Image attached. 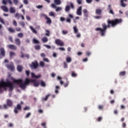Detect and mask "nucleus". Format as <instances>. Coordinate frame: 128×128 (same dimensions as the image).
Instances as JSON below:
<instances>
[{"label": "nucleus", "instance_id": "f257e3e1", "mask_svg": "<svg viewBox=\"0 0 128 128\" xmlns=\"http://www.w3.org/2000/svg\"><path fill=\"white\" fill-rule=\"evenodd\" d=\"M108 25L106 24V23L102 24V28H96L95 30L96 32H100V34L102 36H106V30L108 29V28H110L112 26V28H114L116 26H118V24H122V18H116L113 20H108L107 21Z\"/></svg>", "mask_w": 128, "mask_h": 128}, {"label": "nucleus", "instance_id": "f03ea898", "mask_svg": "<svg viewBox=\"0 0 128 128\" xmlns=\"http://www.w3.org/2000/svg\"><path fill=\"white\" fill-rule=\"evenodd\" d=\"M13 82L15 84H18L20 88H22V90H26V86H28L30 84V79L28 78H26L24 83L22 84L23 80L22 79H13L12 80Z\"/></svg>", "mask_w": 128, "mask_h": 128}, {"label": "nucleus", "instance_id": "7ed1b4c3", "mask_svg": "<svg viewBox=\"0 0 128 128\" xmlns=\"http://www.w3.org/2000/svg\"><path fill=\"white\" fill-rule=\"evenodd\" d=\"M9 88L10 90H14V84L10 80L6 82L2 80L0 82V88Z\"/></svg>", "mask_w": 128, "mask_h": 128}, {"label": "nucleus", "instance_id": "20e7f679", "mask_svg": "<svg viewBox=\"0 0 128 128\" xmlns=\"http://www.w3.org/2000/svg\"><path fill=\"white\" fill-rule=\"evenodd\" d=\"M6 104H4L3 106H4V110H8L9 108H10L12 106V105L14 104L12 103V101L10 99H8L6 101Z\"/></svg>", "mask_w": 128, "mask_h": 128}, {"label": "nucleus", "instance_id": "39448f33", "mask_svg": "<svg viewBox=\"0 0 128 128\" xmlns=\"http://www.w3.org/2000/svg\"><path fill=\"white\" fill-rule=\"evenodd\" d=\"M30 68L32 70H36L38 68V61L35 60L32 62V64H30Z\"/></svg>", "mask_w": 128, "mask_h": 128}, {"label": "nucleus", "instance_id": "423d86ee", "mask_svg": "<svg viewBox=\"0 0 128 128\" xmlns=\"http://www.w3.org/2000/svg\"><path fill=\"white\" fill-rule=\"evenodd\" d=\"M22 110V106L20 104H17L16 106L14 108V112L15 114H18L19 112Z\"/></svg>", "mask_w": 128, "mask_h": 128}, {"label": "nucleus", "instance_id": "0eeeda50", "mask_svg": "<svg viewBox=\"0 0 128 128\" xmlns=\"http://www.w3.org/2000/svg\"><path fill=\"white\" fill-rule=\"evenodd\" d=\"M6 66L7 68H8V70H10L12 72V70H15L14 66V62H11L10 64H6Z\"/></svg>", "mask_w": 128, "mask_h": 128}, {"label": "nucleus", "instance_id": "6e6552de", "mask_svg": "<svg viewBox=\"0 0 128 128\" xmlns=\"http://www.w3.org/2000/svg\"><path fill=\"white\" fill-rule=\"evenodd\" d=\"M42 16L45 20H46V24H52V19L50 18V17H48L46 14H43Z\"/></svg>", "mask_w": 128, "mask_h": 128}, {"label": "nucleus", "instance_id": "1a4fd4ad", "mask_svg": "<svg viewBox=\"0 0 128 128\" xmlns=\"http://www.w3.org/2000/svg\"><path fill=\"white\" fill-rule=\"evenodd\" d=\"M55 44L57 46H64V42L60 39L56 40Z\"/></svg>", "mask_w": 128, "mask_h": 128}, {"label": "nucleus", "instance_id": "9d476101", "mask_svg": "<svg viewBox=\"0 0 128 128\" xmlns=\"http://www.w3.org/2000/svg\"><path fill=\"white\" fill-rule=\"evenodd\" d=\"M73 30L74 32V34H76V38H80V33L78 32V28L76 26H74Z\"/></svg>", "mask_w": 128, "mask_h": 128}, {"label": "nucleus", "instance_id": "9b49d317", "mask_svg": "<svg viewBox=\"0 0 128 128\" xmlns=\"http://www.w3.org/2000/svg\"><path fill=\"white\" fill-rule=\"evenodd\" d=\"M29 82V84H30V82H33V86H34L35 87H38V86H40V83L36 81V80H30Z\"/></svg>", "mask_w": 128, "mask_h": 128}, {"label": "nucleus", "instance_id": "f8f14e48", "mask_svg": "<svg viewBox=\"0 0 128 128\" xmlns=\"http://www.w3.org/2000/svg\"><path fill=\"white\" fill-rule=\"evenodd\" d=\"M71 18H74V15L72 14H69L68 15V18L66 19V22H68V24H70L72 22Z\"/></svg>", "mask_w": 128, "mask_h": 128}, {"label": "nucleus", "instance_id": "ddd939ff", "mask_svg": "<svg viewBox=\"0 0 128 128\" xmlns=\"http://www.w3.org/2000/svg\"><path fill=\"white\" fill-rule=\"evenodd\" d=\"M8 48L10 50H16L17 47L14 44H9L7 46Z\"/></svg>", "mask_w": 128, "mask_h": 128}, {"label": "nucleus", "instance_id": "4468645a", "mask_svg": "<svg viewBox=\"0 0 128 128\" xmlns=\"http://www.w3.org/2000/svg\"><path fill=\"white\" fill-rule=\"evenodd\" d=\"M82 6H80L77 10L76 14L78 16H82Z\"/></svg>", "mask_w": 128, "mask_h": 128}, {"label": "nucleus", "instance_id": "2eb2a0df", "mask_svg": "<svg viewBox=\"0 0 128 128\" xmlns=\"http://www.w3.org/2000/svg\"><path fill=\"white\" fill-rule=\"evenodd\" d=\"M14 42L16 46H20V44H22V42H20V40L18 38H16L14 40Z\"/></svg>", "mask_w": 128, "mask_h": 128}, {"label": "nucleus", "instance_id": "dca6fc26", "mask_svg": "<svg viewBox=\"0 0 128 128\" xmlns=\"http://www.w3.org/2000/svg\"><path fill=\"white\" fill-rule=\"evenodd\" d=\"M31 76L32 78H40V76H42V75L38 74V75L36 76V74H34V73L32 72Z\"/></svg>", "mask_w": 128, "mask_h": 128}, {"label": "nucleus", "instance_id": "f3484780", "mask_svg": "<svg viewBox=\"0 0 128 128\" xmlns=\"http://www.w3.org/2000/svg\"><path fill=\"white\" fill-rule=\"evenodd\" d=\"M0 54L2 56H6V51L4 48H0Z\"/></svg>", "mask_w": 128, "mask_h": 128}, {"label": "nucleus", "instance_id": "a211bd4d", "mask_svg": "<svg viewBox=\"0 0 128 128\" xmlns=\"http://www.w3.org/2000/svg\"><path fill=\"white\" fill-rule=\"evenodd\" d=\"M102 10L100 9H96V14L97 16H102Z\"/></svg>", "mask_w": 128, "mask_h": 128}, {"label": "nucleus", "instance_id": "6ab92c4d", "mask_svg": "<svg viewBox=\"0 0 128 128\" xmlns=\"http://www.w3.org/2000/svg\"><path fill=\"white\" fill-rule=\"evenodd\" d=\"M108 10H109V14H114V10H112V5L110 4L108 6Z\"/></svg>", "mask_w": 128, "mask_h": 128}, {"label": "nucleus", "instance_id": "aec40b11", "mask_svg": "<svg viewBox=\"0 0 128 128\" xmlns=\"http://www.w3.org/2000/svg\"><path fill=\"white\" fill-rule=\"evenodd\" d=\"M83 14L85 18H88V10L84 9L83 10Z\"/></svg>", "mask_w": 128, "mask_h": 128}, {"label": "nucleus", "instance_id": "412c9836", "mask_svg": "<svg viewBox=\"0 0 128 128\" xmlns=\"http://www.w3.org/2000/svg\"><path fill=\"white\" fill-rule=\"evenodd\" d=\"M8 32H10L11 34H14V32H16V30L12 27L8 28Z\"/></svg>", "mask_w": 128, "mask_h": 128}, {"label": "nucleus", "instance_id": "4be33fe9", "mask_svg": "<svg viewBox=\"0 0 128 128\" xmlns=\"http://www.w3.org/2000/svg\"><path fill=\"white\" fill-rule=\"evenodd\" d=\"M23 68L24 67H22V65H18L17 66V70L19 72H22Z\"/></svg>", "mask_w": 128, "mask_h": 128}, {"label": "nucleus", "instance_id": "5701e85b", "mask_svg": "<svg viewBox=\"0 0 128 128\" xmlns=\"http://www.w3.org/2000/svg\"><path fill=\"white\" fill-rule=\"evenodd\" d=\"M124 2H126V0H121L120 1V5L123 8H126V4H124Z\"/></svg>", "mask_w": 128, "mask_h": 128}, {"label": "nucleus", "instance_id": "b1692460", "mask_svg": "<svg viewBox=\"0 0 128 128\" xmlns=\"http://www.w3.org/2000/svg\"><path fill=\"white\" fill-rule=\"evenodd\" d=\"M1 8L2 10L6 12H8V9L6 6H2Z\"/></svg>", "mask_w": 128, "mask_h": 128}, {"label": "nucleus", "instance_id": "393cba45", "mask_svg": "<svg viewBox=\"0 0 128 128\" xmlns=\"http://www.w3.org/2000/svg\"><path fill=\"white\" fill-rule=\"evenodd\" d=\"M10 14H15L16 13V9L14 8L10 7Z\"/></svg>", "mask_w": 128, "mask_h": 128}, {"label": "nucleus", "instance_id": "a878e982", "mask_svg": "<svg viewBox=\"0 0 128 128\" xmlns=\"http://www.w3.org/2000/svg\"><path fill=\"white\" fill-rule=\"evenodd\" d=\"M42 42L44 43L48 42V39L46 37H44L42 38Z\"/></svg>", "mask_w": 128, "mask_h": 128}, {"label": "nucleus", "instance_id": "bb28decb", "mask_svg": "<svg viewBox=\"0 0 128 128\" xmlns=\"http://www.w3.org/2000/svg\"><path fill=\"white\" fill-rule=\"evenodd\" d=\"M54 2L55 4H56L57 6H60V4H62V2H60V0H54Z\"/></svg>", "mask_w": 128, "mask_h": 128}, {"label": "nucleus", "instance_id": "cd10ccee", "mask_svg": "<svg viewBox=\"0 0 128 128\" xmlns=\"http://www.w3.org/2000/svg\"><path fill=\"white\" fill-rule=\"evenodd\" d=\"M30 28L32 32H33V34H38V32L32 26H30Z\"/></svg>", "mask_w": 128, "mask_h": 128}, {"label": "nucleus", "instance_id": "c85d7f7f", "mask_svg": "<svg viewBox=\"0 0 128 128\" xmlns=\"http://www.w3.org/2000/svg\"><path fill=\"white\" fill-rule=\"evenodd\" d=\"M71 76L72 78H76L78 74H76L75 72L72 71L71 73Z\"/></svg>", "mask_w": 128, "mask_h": 128}, {"label": "nucleus", "instance_id": "c756f323", "mask_svg": "<svg viewBox=\"0 0 128 128\" xmlns=\"http://www.w3.org/2000/svg\"><path fill=\"white\" fill-rule=\"evenodd\" d=\"M17 36L20 38H24V34L22 32L18 33Z\"/></svg>", "mask_w": 128, "mask_h": 128}, {"label": "nucleus", "instance_id": "7c9ffc66", "mask_svg": "<svg viewBox=\"0 0 128 128\" xmlns=\"http://www.w3.org/2000/svg\"><path fill=\"white\" fill-rule=\"evenodd\" d=\"M22 16V14H18V13H16L14 14V17L17 18L18 20H20V16Z\"/></svg>", "mask_w": 128, "mask_h": 128}, {"label": "nucleus", "instance_id": "2f4dec72", "mask_svg": "<svg viewBox=\"0 0 128 128\" xmlns=\"http://www.w3.org/2000/svg\"><path fill=\"white\" fill-rule=\"evenodd\" d=\"M70 7L68 6H66L65 8V12H70Z\"/></svg>", "mask_w": 128, "mask_h": 128}, {"label": "nucleus", "instance_id": "473e14b6", "mask_svg": "<svg viewBox=\"0 0 128 128\" xmlns=\"http://www.w3.org/2000/svg\"><path fill=\"white\" fill-rule=\"evenodd\" d=\"M126 71H122L120 72L119 74L120 76H124L126 75Z\"/></svg>", "mask_w": 128, "mask_h": 128}, {"label": "nucleus", "instance_id": "72a5a7b5", "mask_svg": "<svg viewBox=\"0 0 128 128\" xmlns=\"http://www.w3.org/2000/svg\"><path fill=\"white\" fill-rule=\"evenodd\" d=\"M66 62H68V63L71 62H72V58H70V57H67L66 58Z\"/></svg>", "mask_w": 128, "mask_h": 128}, {"label": "nucleus", "instance_id": "f704fd0d", "mask_svg": "<svg viewBox=\"0 0 128 128\" xmlns=\"http://www.w3.org/2000/svg\"><path fill=\"white\" fill-rule=\"evenodd\" d=\"M34 48L36 50H40V45L35 46Z\"/></svg>", "mask_w": 128, "mask_h": 128}, {"label": "nucleus", "instance_id": "c9c22d12", "mask_svg": "<svg viewBox=\"0 0 128 128\" xmlns=\"http://www.w3.org/2000/svg\"><path fill=\"white\" fill-rule=\"evenodd\" d=\"M40 84L41 86H43V88H44V86H46V82L44 81H41L40 82Z\"/></svg>", "mask_w": 128, "mask_h": 128}, {"label": "nucleus", "instance_id": "e433bc0d", "mask_svg": "<svg viewBox=\"0 0 128 128\" xmlns=\"http://www.w3.org/2000/svg\"><path fill=\"white\" fill-rule=\"evenodd\" d=\"M19 24L20 26H22V28H24V26H26L24 22L22 21L19 22Z\"/></svg>", "mask_w": 128, "mask_h": 128}, {"label": "nucleus", "instance_id": "4c0bfd02", "mask_svg": "<svg viewBox=\"0 0 128 128\" xmlns=\"http://www.w3.org/2000/svg\"><path fill=\"white\" fill-rule=\"evenodd\" d=\"M49 16H53V18H54L56 16H54V12H49Z\"/></svg>", "mask_w": 128, "mask_h": 128}, {"label": "nucleus", "instance_id": "58836bf2", "mask_svg": "<svg viewBox=\"0 0 128 128\" xmlns=\"http://www.w3.org/2000/svg\"><path fill=\"white\" fill-rule=\"evenodd\" d=\"M10 58H12V56H16V53H14L13 52H10Z\"/></svg>", "mask_w": 128, "mask_h": 128}, {"label": "nucleus", "instance_id": "ea45409f", "mask_svg": "<svg viewBox=\"0 0 128 128\" xmlns=\"http://www.w3.org/2000/svg\"><path fill=\"white\" fill-rule=\"evenodd\" d=\"M46 34H45V36H50V30H46Z\"/></svg>", "mask_w": 128, "mask_h": 128}, {"label": "nucleus", "instance_id": "a19ab883", "mask_svg": "<svg viewBox=\"0 0 128 128\" xmlns=\"http://www.w3.org/2000/svg\"><path fill=\"white\" fill-rule=\"evenodd\" d=\"M62 8L61 7H56V12H60Z\"/></svg>", "mask_w": 128, "mask_h": 128}, {"label": "nucleus", "instance_id": "79ce46f5", "mask_svg": "<svg viewBox=\"0 0 128 128\" xmlns=\"http://www.w3.org/2000/svg\"><path fill=\"white\" fill-rule=\"evenodd\" d=\"M64 64V68H68V63H66V62H64L63 63Z\"/></svg>", "mask_w": 128, "mask_h": 128}, {"label": "nucleus", "instance_id": "37998d69", "mask_svg": "<svg viewBox=\"0 0 128 128\" xmlns=\"http://www.w3.org/2000/svg\"><path fill=\"white\" fill-rule=\"evenodd\" d=\"M30 116H32V113L30 112H28V113L26 116V118H30Z\"/></svg>", "mask_w": 128, "mask_h": 128}, {"label": "nucleus", "instance_id": "c03bdc74", "mask_svg": "<svg viewBox=\"0 0 128 128\" xmlns=\"http://www.w3.org/2000/svg\"><path fill=\"white\" fill-rule=\"evenodd\" d=\"M50 97V94L46 95V98H42V100H48V98Z\"/></svg>", "mask_w": 128, "mask_h": 128}, {"label": "nucleus", "instance_id": "a18cd8bd", "mask_svg": "<svg viewBox=\"0 0 128 128\" xmlns=\"http://www.w3.org/2000/svg\"><path fill=\"white\" fill-rule=\"evenodd\" d=\"M33 42L34 44H40V41L36 39H34Z\"/></svg>", "mask_w": 128, "mask_h": 128}, {"label": "nucleus", "instance_id": "49530a36", "mask_svg": "<svg viewBox=\"0 0 128 128\" xmlns=\"http://www.w3.org/2000/svg\"><path fill=\"white\" fill-rule=\"evenodd\" d=\"M13 25L14 26H18V22H16V20H13Z\"/></svg>", "mask_w": 128, "mask_h": 128}, {"label": "nucleus", "instance_id": "de8ad7c7", "mask_svg": "<svg viewBox=\"0 0 128 128\" xmlns=\"http://www.w3.org/2000/svg\"><path fill=\"white\" fill-rule=\"evenodd\" d=\"M40 66H42V68H44V62L42 61L40 62Z\"/></svg>", "mask_w": 128, "mask_h": 128}, {"label": "nucleus", "instance_id": "09e8293b", "mask_svg": "<svg viewBox=\"0 0 128 128\" xmlns=\"http://www.w3.org/2000/svg\"><path fill=\"white\" fill-rule=\"evenodd\" d=\"M0 22H1V24H5L4 20V19H2V17H0Z\"/></svg>", "mask_w": 128, "mask_h": 128}, {"label": "nucleus", "instance_id": "8fccbe9b", "mask_svg": "<svg viewBox=\"0 0 128 128\" xmlns=\"http://www.w3.org/2000/svg\"><path fill=\"white\" fill-rule=\"evenodd\" d=\"M98 110H102L104 109V106L103 105H99L98 106Z\"/></svg>", "mask_w": 128, "mask_h": 128}, {"label": "nucleus", "instance_id": "3c124183", "mask_svg": "<svg viewBox=\"0 0 128 128\" xmlns=\"http://www.w3.org/2000/svg\"><path fill=\"white\" fill-rule=\"evenodd\" d=\"M26 74L27 76H30V71L26 70L25 71Z\"/></svg>", "mask_w": 128, "mask_h": 128}, {"label": "nucleus", "instance_id": "603ef678", "mask_svg": "<svg viewBox=\"0 0 128 128\" xmlns=\"http://www.w3.org/2000/svg\"><path fill=\"white\" fill-rule=\"evenodd\" d=\"M58 50H61V52H64V50H66V49L64 48H62V47L59 48Z\"/></svg>", "mask_w": 128, "mask_h": 128}, {"label": "nucleus", "instance_id": "864d4df0", "mask_svg": "<svg viewBox=\"0 0 128 128\" xmlns=\"http://www.w3.org/2000/svg\"><path fill=\"white\" fill-rule=\"evenodd\" d=\"M69 84H70V82L68 81H67L66 83L64 84V87L66 88L68 86Z\"/></svg>", "mask_w": 128, "mask_h": 128}, {"label": "nucleus", "instance_id": "5fc2aeb1", "mask_svg": "<svg viewBox=\"0 0 128 128\" xmlns=\"http://www.w3.org/2000/svg\"><path fill=\"white\" fill-rule=\"evenodd\" d=\"M68 30H62V34H68Z\"/></svg>", "mask_w": 128, "mask_h": 128}, {"label": "nucleus", "instance_id": "6e6d98bb", "mask_svg": "<svg viewBox=\"0 0 128 128\" xmlns=\"http://www.w3.org/2000/svg\"><path fill=\"white\" fill-rule=\"evenodd\" d=\"M23 2H24V4H28V0H24Z\"/></svg>", "mask_w": 128, "mask_h": 128}, {"label": "nucleus", "instance_id": "4d7b16f0", "mask_svg": "<svg viewBox=\"0 0 128 128\" xmlns=\"http://www.w3.org/2000/svg\"><path fill=\"white\" fill-rule=\"evenodd\" d=\"M8 40H9L10 42H14V40H12V37L10 36V37L8 38Z\"/></svg>", "mask_w": 128, "mask_h": 128}, {"label": "nucleus", "instance_id": "13d9d810", "mask_svg": "<svg viewBox=\"0 0 128 128\" xmlns=\"http://www.w3.org/2000/svg\"><path fill=\"white\" fill-rule=\"evenodd\" d=\"M86 1L87 4H92V0H86Z\"/></svg>", "mask_w": 128, "mask_h": 128}, {"label": "nucleus", "instance_id": "bf43d9fd", "mask_svg": "<svg viewBox=\"0 0 128 128\" xmlns=\"http://www.w3.org/2000/svg\"><path fill=\"white\" fill-rule=\"evenodd\" d=\"M16 32H20L22 30V29L18 27L16 28Z\"/></svg>", "mask_w": 128, "mask_h": 128}, {"label": "nucleus", "instance_id": "052dcab7", "mask_svg": "<svg viewBox=\"0 0 128 128\" xmlns=\"http://www.w3.org/2000/svg\"><path fill=\"white\" fill-rule=\"evenodd\" d=\"M102 16H95L94 18H96V20H100V18H102Z\"/></svg>", "mask_w": 128, "mask_h": 128}, {"label": "nucleus", "instance_id": "680f3d73", "mask_svg": "<svg viewBox=\"0 0 128 128\" xmlns=\"http://www.w3.org/2000/svg\"><path fill=\"white\" fill-rule=\"evenodd\" d=\"M60 22H64V20H66V19L64 17H60Z\"/></svg>", "mask_w": 128, "mask_h": 128}, {"label": "nucleus", "instance_id": "e2e57ef3", "mask_svg": "<svg viewBox=\"0 0 128 128\" xmlns=\"http://www.w3.org/2000/svg\"><path fill=\"white\" fill-rule=\"evenodd\" d=\"M43 60L44 62H50V60H48V59L47 58H44L43 59Z\"/></svg>", "mask_w": 128, "mask_h": 128}, {"label": "nucleus", "instance_id": "0e129e2a", "mask_svg": "<svg viewBox=\"0 0 128 128\" xmlns=\"http://www.w3.org/2000/svg\"><path fill=\"white\" fill-rule=\"evenodd\" d=\"M6 2H7L6 0H3L2 1V4H4L5 6L6 5Z\"/></svg>", "mask_w": 128, "mask_h": 128}, {"label": "nucleus", "instance_id": "69168bd1", "mask_svg": "<svg viewBox=\"0 0 128 128\" xmlns=\"http://www.w3.org/2000/svg\"><path fill=\"white\" fill-rule=\"evenodd\" d=\"M13 2L16 4H18V0H13Z\"/></svg>", "mask_w": 128, "mask_h": 128}, {"label": "nucleus", "instance_id": "338daca9", "mask_svg": "<svg viewBox=\"0 0 128 128\" xmlns=\"http://www.w3.org/2000/svg\"><path fill=\"white\" fill-rule=\"evenodd\" d=\"M102 117H98L97 118V122H102Z\"/></svg>", "mask_w": 128, "mask_h": 128}, {"label": "nucleus", "instance_id": "774afa93", "mask_svg": "<svg viewBox=\"0 0 128 128\" xmlns=\"http://www.w3.org/2000/svg\"><path fill=\"white\" fill-rule=\"evenodd\" d=\"M77 3L78 4H82V0H77Z\"/></svg>", "mask_w": 128, "mask_h": 128}]
</instances>
